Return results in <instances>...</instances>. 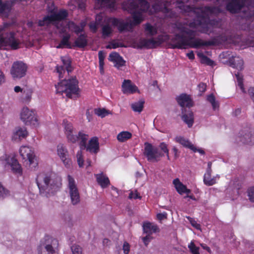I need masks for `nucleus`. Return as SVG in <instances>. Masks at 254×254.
Instances as JSON below:
<instances>
[{
  "label": "nucleus",
  "instance_id": "obj_1",
  "mask_svg": "<svg viewBox=\"0 0 254 254\" xmlns=\"http://www.w3.org/2000/svg\"><path fill=\"white\" fill-rule=\"evenodd\" d=\"M189 0H176L179 3H184ZM184 10H190L191 13L195 14V19L192 22L188 23H178L175 24V31L178 32L175 37L171 39L172 48L186 49L188 47L198 48L209 45L208 42L199 39H194L195 32L199 31L208 34L214 32V29L219 27L220 23L214 20H210L209 16L216 13L218 9L215 7H205L194 8L182 4Z\"/></svg>",
  "mask_w": 254,
  "mask_h": 254
},
{
  "label": "nucleus",
  "instance_id": "obj_2",
  "mask_svg": "<svg viewBox=\"0 0 254 254\" xmlns=\"http://www.w3.org/2000/svg\"><path fill=\"white\" fill-rule=\"evenodd\" d=\"M149 6V3L144 0H128L124 2V8L131 13L132 18H128L126 21L115 18L105 19L102 28L103 38L112 34L114 31L112 26H116L120 32L130 30L134 26L139 24L144 20V13Z\"/></svg>",
  "mask_w": 254,
  "mask_h": 254
},
{
  "label": "nucleus",
  "instance_id": "obj_3",
  "mask_svg": "<svg viewBox=\"0 0 254 254\" xmlns=\"http://www.w3.org/2000/svg\"><path fill=\"white\" fill-rule=\"evenodd\" d=\"M67 16V12L66 10H61L57 11L54 9L50 14L44 17L42 20H39L38 23L39 26L48 25L51 24L54 25L59 29L60 32L65 33L61 43L57 46V48L69 46L68 40L70 35L66 33L67 31L73 32L78 34L83 30L86 25V23L84 21L81 22L79 25L72 21L68 22L64 19Z\"/></svg>",
  "mask_w": 254,
  "mask_h": 254
},
{
  "label": "nucleus",
  "instance_id": "obj_4",
  "mask_svg": "<svg viewBox=\"0 0 254 254\" xmlns=\"http://www.w3.org/2000/svg\"><path fill=\"white\" fill-rule=\"evenodd\" d=\"M37 184L40 193H50L56 191L61 185V179L54 173H41L37 176Z\"/></svg>",
  "mask_w": 254,
  "mask_h": 254
},
{
  "label": "nucleus",
  "instance_id": "obj_5",
  "mask_svg": "<svg viewBox=\"0 0 254 254\" xmlns=\"http://www.w3.org/2000/svg\"><path fill=\"white\" fill-rule=\"evenodd\" d=\"M12 24L5 23L0 26V46H9L12 49L19 48L20 40L12 31Z\"/></svg>",
  "mask_w": 254,
  "mask_h": 254
},
{
  "label": "nucleus",
  "instance_id": "obj_6",
  "mask_svg": "<svg viewBox=\"0 0 254 254\" xmlns=\"http://www.w3.org/2000/svg\"><path fill=\"white\" fill-rule=\"evenodd\" d=\"M57 93L65 95L70 98L76 96L79 93L78 81L75 78H72L68 80H63L56 85Z\"/></svg>",
  "mask_w": 254,
  "mask_h": 254
},
{
  "label": "nucleus",
  "instance_id": "obj_7",
  "mask_svg": "<svg viewBox=\"0 0 254 254\" xmlns=\"http://www.w3.org/2000/svg\"><path fill=\"white\" fill-rule=\"evenodd\" d=\"M0 165L5 169L10 168L15 174L21 175L22 169L14 154H4L0 157Z\"/></svg>",
  "mask_w": 254,
  "mask_h": 254
},
{
  "label": "nucleus",
  "instance_id": "obj_8",
  "mask_svg": "<svg viewBox=\"0 0 254 254\" xmlns=\"http://www.w3.org/2000/svg\"><path fill=\"white\" fill-rule=\"evenodd\" d=\"M63 125L68 140L72 143H75L76 141L79 140L81 148H85L87 136L82 132H79L78 136L75 135L72 124L66 120L63 121Z\"/></svg>",
  "mask_w": 254,
  "mask_h": 254
},
{
  "label": "nucleus",
  "instance_id": "obj_9",
  "mask_svg": "<svg viewBox=\"0 0 254 254\" xmlns=\"http://www.w3.org/2000/svg\"><path fill=\"white\" fill-rule=\"evenodd\" d=\"M20 120L25 126L37 127L39 125V119L35 110L27 107L22 108L19 113Z\"/></svg>",
  "mask_w": 254,
  "mask_h": 254
},
{
  "label": "nucleus",
  "instance_id": "obj_10",
  "mask_svg": "<svg viewBox=\"0 0 254 254\" xmlns=\"http://www.w3.org/2000/svg\"><path fill=\"white\" fill-rule=\"evenodd\" d=\"M170 36L167 34L159 35L157 38L151 37L149 39L142 38L137 43L139 48H153L159 46L164 42H167Z\"/></svg>",
  "mask_w": 254,
  "mask_h": 254
},
{
  "label": "nucleus",
  "instance_id": "obj_11",
  "mask_svg": "<svg viewBox=\"0 0 254 254\" xmlns=\"http://www.w3.org/2000/svg\"><path fill=\"white\" fill-rule=\"evenodd\" d=\"M58 245L56 239L47 237L45 241H41L37 247V254H57Z\"/></svg>",
  "mask_w": 254,
  "mask_h": 254
},
{
  "label": "nucleus",
  "instance_id": "obj_12",
  "mask_svg": "<svg viewBox=\"0 0 254 254\" xmlns=\"http://www.w3.org/2000/svg\"><path fill=\"white\" fill-rule=\"evenodd\" d=\"M19 154L23 159H27L29 165L32 168H35L38 161L33 149L28 146H22L19 148Z\"/></svg>",
  "mask_w": 254,
  "mask_h": 254
},
{
  "label": "nucleus",
  "instance_id": "obj_13",
  "mask_svg": "<svg viewBox=\"0 0 254 254\" xmlns=\"http://www.w3.org/2000/svg\"><path fill=\"white\" fill-rule=\"evenodd\" d=\"M146 157L147 160L152 162L158 161L163 154L158 151L156 147H154L151 144L145 142L144 143V151L143 152Z\"/></svg>",
  "mask_w": 254,
  "mask_h": 254
},
{
  "label": "nucleus",
  "instance_id": "obj_14",
  "mask_svg": "<svg viewBox=\"0 0 254 254\" xmlns=\"http://www.w3.org/2000/svg\"><path fill=\"white\" fill-rule=\"evenodd\" d=\"M27 69V66L25 63L16 61L12 64L10 74L14 79L20 78L25 75Z\"/></svg>",
  "mask_w": 254,
  "mask_h": 254
},
{
  "label": "nucleus",
  "instance_id": "obj_15",
  "mask_svg": "<svg viewBox=\"0 0 254 254\" xmlns=\"http://www.w3.org/2000/svg\"><path fill=\"white\" fill-rule=\"evenodd\" d=\"M68 188L71 203L75 205L79 202L80 196L74 179L70 175L67 176Z\"/></svg>",
  "mask_w": 254,
  "mask_h": 254
},
{
  "label": "nucleus",
  "instance_id": "obj_16",
  "mask_svg": "<svg viewBox=\"0 0 254 254\" xmlns=\"http://www.w3.org/2000/svg\"><path fill=\"white\" fill-rule=\"evenodd\" d=\"M57 154L66 168H68L71 166V160L69 158L68 151L64 144L60 143L57 145Z\"/></svg>",
  "mask_w": 254,
  "mask_h": 254
},
{
  "label": "nucleus",
  "instance_id": "obj_17",
  "mask_svg": "<svg viewBox=\"0 0 254 254\" xmlns=\"http://www.w3.org/2000/svg\"><path fill=\"white\" fill-rule=\"evenodd\" d=\"M14 90L16 93H21L20 98L23 103L28 104L31 101L33 93L31 88L29 87L21 88L19 86H16L14 88Z\"/></svg>",
  "mask_w": 254,
  "mask_h": 254
},
{
  "label": "nucleus",
  "instance_id": "obj_18",
  "mask_svg": "<svg viewBox=\"0 0 254 254\" xmlns=\"http://www.w3.org/2000/svg\"><path fill=\"white\" fill-rule=\"evenodd\" d=\"M211 166L212 163L211 162H208L207 168L203 176V182L205 185L208 186H211L216 184L220 178L219 175H216L213 177H211L212 172Z\"/></svg>",
  "mask_w": 254,
  "mask_h": 254
},
{
  "label": "nucleus",
  "instance_id": "obj_19",
  "mask_svg": "<svg viewBox=\"0 0 254 254\" xmlns=\"http://www.w3.org/2000/svg\"><path fill=\"white\" fill-rule=\"evenodd\" d=\"M248 4L247 0H230L227 5V9L231 13H236Z\"/></svg>",
  "mask_w": 254,
  "mask_h": 254
},
{
  "label": "nucleus",
  "instance_id": "obj_20",
  "mask_svg": "<svg viewBox=\"0 0 254 254\" xmlns=\"http://www.w3.org/2000/svg\"><path fill=\"white\" fill-rule=\"evenodd\" d=\"M28 135V132L25 127H16L13 130L11 139L16 142H19L25 138Z\"/></svg>",
  "mask_w": 254,
  "mask_h": 254
},
{
  "label": "nucleus",
  "instance_id": "obj_21",
  "mask_svg": "<svg viewBox=\"0 0 254 254\" xmlns=\"http://www.w3.org/2000/svg\"><path fill=\"white\" fill-rule=\"evenodd\" d=\"M61 60L63 64V66H57L56 70L57 72L59 73V76L60 78L63 77V74L65 73V70L64 68V67L68 73L71 72L72 70V67L71 65V60L68 57H63L61 58Z\"/></svg>",
  "mask_w": 254,
  "mask_h": 254
},
{
  "label": "nucleus",
  "instance_id": "obj_22",
  "mask_svg": "<svg viewBox=\"0 0 254 254\" xmlns=\"http://www.w3.org/2000/svg\"><path fill=\"white\" fill-rule=\"evenodd\" d=\"M174 140L183 146L189 148L193 152H198L200 154H203L204 151L200 148H197L193 144H192L189 140L186 139L183 136H177L174 138Z\"/></svg>",
  "mask_w": 254,
  "mask_h": 254
},
{
  "label": "nucleus",
  "instance_id": "obj_23",
  "mask_svg": "<svg viewBox=\"0 0 254 254\" xmlns=\"http://www.w3.org/2000/svg\"><path fill=\"white\" fill-rule=\"evenodd\" d=\"M122 90L125 94H131L138 92L137 86L130 80H124L122 85Z\"/></svg>",
  "mask_w": 254,
  "mask_h": 254
},
{
  "label": "nucleus",
  "instance_id": "obj_24",
  "mask_svg": "<svg viewBox=\"0 0 254 254\" xmlns=\"http://www.w3.org/2000/svg\"><path fill=\"white\" fill-rule=\"evenodd\" d=\"M241 140L244 143L250 144L254 142V136L250 128L242 130L240 133Z\"/></svg>",
  "mask_w": 254,
  "mask_h": 254
},
{
  "label": "nucleus",
  "instance_id": "obj_25",
  "mask_svg": "<svg viewBox=\"0 0 254 254\" xmlns=\"http://www.w3.org/2000/svg\"><path fill=\"white\" fill-rule=\"evenodd\" d=\"M173 184L177 190L180 194L186 193L189 194L190 192V190L187 189V187L184 185L180 180L178 178L175 179L173 181Z\"/></svg>",
  "mask_w": 254,
  "mask_h": 254
},
{
  "label": "nucleus",
  "instance_id": "obj_26",
  "mask_svg": "<svg viewBox=\"0 0 254 254\" xmlns=\"http://www.w3.org/2000/svg\"><path fill=\"white\" fill-rule=\"evenodd\" d=\"M109 61L115 63V65L118 68L123 66L125 61L117 53L113 52L111 53L109 57Z\"/></svg>",
  "mask_w": 254,
  "mask_h": 254
},
{
  "label": "nucleus",
  "instance_id": "obj_27",
  "mask_svg": "<svg viewBox=\"0 0 254 254\" xmlns=\"http://www.w3.org/2000/svg\"><path fill=\"white\" fill-rule=\"evenodd\" d=\"M178 103L182 107H191L192 106V102L190 96L187 94H182L177 98Z\"/></svg>",
  "mask_w": 254,
  "mask_h": 254
},
{
  "label": "nucleus",
  "instance_id": "obj_28",
  "mask_svg": "<svg viewBox=\"0 0 254 254\" xmlns=\"http://www.w3.org/2000/svg\"><path fill=\"white\" fill-rule=\"evenodd\" d=\"M144 233L147 235H152L154 233L157 232L159 229L157 226L149 222H145L142 225Z\"/></svg>",
  "mask_w": 254,
  "mask_h": 254
},
{
  "label": "nucleus",
  "instance_id": "obj_29",
  "mask_svg": "<svg viewBox=\"0 0 254 254\" xmlns=\"http://www.w3.org/2000/svg\"><path fill=\"white\" fill-rule=\"evenodd\" d=\"M98 184L102 188H105L110 184L109 178L103 173L95 174Z\"/></svg>",
  "mask_w": 254,
  "mask_h": 254
},
{
  "label": "nucleus",
  "instance_id": "obj_30",
  "mask_svg": "<svg viewBox=\"0 0 254 254\" xmlns=\"http://www.w3.org/2000/svg\"><path fill=\"white\" fill-rule=\"evenodd\" d=\"M99 142L98 138L96 137H94L92 138L86 147V149L87 151L96 153L99 150Z\"/></svg>",
  "mask_w": 254,
  "mask_h": 254
},
{
  "label": "nucleus",
  "instance_id": "obj_31",
  "mask_svg": "<svg viewBox=\"0 0 254 254\" xmlns=\"http://www.w3.org/2000/svg\"><path fill=\"white\" fill-rule=\"evenodd\" d=\"M158 32V26L156 24L154 25L150 23H146L144 25L145 34L148 37H153L156 35Z\"/></svg>",
  "mask_w": 254,
  "mask_h": 254
},
{
  "label": "nucleus",
  "instance_id": "obj_32",
  "mask_svg": "<svg viewBox=\"0 0 254 254\" xmlns=\"http://www.w3.org/2000/svg\"><path fill=\"white\" fill-rule=\"evenodd\" d=\"M230 65L233 68L237 69L238 70H241L243 68V61L239 57H234L230 60Z\"/></svg>",
  "mask_w": 254,
  "mask_h": 254
},
{
  "label": "nucleus",
  "instance_id": "obj_33",
  "mask_svg": "<svg viewBox=\"0 0 254 254\" xmlns=\"http://www.w3.org/2000/svg\"><path fill=\"white\" fill-rule=\"evenodd\" d=\"M100 6H96L97 8L107 7L111 9H114L116 3L115 0H96Z\"/></svg>",
  "mask_w": 254,
  "mask_h": 254
},
{
  "label": "nucleus",
  "instance_id": "obj_34",
  "mask_svg": "<svg viewBox=\"0 0 254 254\" xmlns=\"http://www.w3.org/2000/svg\"><path fill=\"white\" fill-rule=\"evenodd\" d=\"M182 119L184 122L187 124L189 127H190L192 126L193 124V114L191 112H189L186 114H185L182 116Z\"/></svg>",
  "mask_w": 254,
  "mask_h": 254
},
{
  "label": "nucleus",
  "instance_id": "obj_35",
  "mask_svg": "<svg viewBox=\"0 0 254 254\" xmlns=\"http://www.w3.org/2000/svg\"><path fill=\"white\" fill-rule=\"evenodd\" d=\"M132 136V134L127 131H124L120 132L117 135V139L119 142H125L130 139Z\"/></svg>",
  "mask_w": 254,
  "mask_h": 254
},
{
  "label": "nucleus",
  "instance_id": "obj_36",
  "mask_svg": "<svg viewBox=\"0 0 254 254\" xmlns=\"http://www.w3.org/2000/svg\"><path fill=\"white\" fill-rule=\"evenodd\" d=\"M94 113L96 115L101 118H104L109 114H111V112L104 108H97L94 110Z\"/></svg>",
  "mask_w": 254,
  "mask_h": 254
},
{
  "label": "nucleus",
  "instance_id": "obj_37",
  "mask_svg": "<svg viewBox=\"0 0 254 254\" xmlns=\"http://www.w3.org/2000/svg\"><path fill=\"white\" fill-rule=\"evenodd\" d=\"M144 101H139L132 103L131 107L133 111L136 112H141L143 107Z\"/></svg>",
  "mask_w": 254,
  "mask_h": 254
},
{
  "label": "nucleus",
  "instance_id": "obj_38",
  "mask_svg": "<svg viewBox=\"0 0 254 254\" xmlns=\"http://www.w3.org/2000/svg\"><path fill=\"white\" fill-rule=\"evenodd\" d=\"M235 74L237 78L238 86L239 87V88L243 93H245L246 91L245 90L243 84V76L239 71H235Z\"/></svg>",
  "mask_w": 254,
  "mask_h": 254
},
{
  "label": "nucleus",
  "instance_id": "obj_39",
  "mask_svg": "<svg viewBox=\"0 0 254 254\" xmlns=\"http://www.w3.org/2000/svg\"><path fill=\"white\" fill-rule=\"evenodd\" d=\"M75 44L79 47H84L87 45V40L84 35H81L76 40Z\"/></svg>",
  "mask_w": 254,
  "mask_h": 254
},
{
  "label": "nucleus",
  "instance_id": "obj_40",
  "mask_svg": "<svg viewBox=\"0 0 254 254\" xmlns=\"http://www.w3.org/2000/svg\"><path fill=\"white\" fill-rule=\"evenodd\" d=\"M207 100L211 103L213 109L215 110L219 108V103L216 101L214 96L212 94H210L207 96Z\"/></svg>",
  "mask_w": 254,
  "mask_h": 254
},
{
  "label": "nucleus",
  "instance_id": "obj_41",
  "mask_svg": "<svg viewBox=\"0 0 254 254\" xmlns=\"http://www.w3.org/2000/svg\"><path fill=\"white\" fill-rule=\"evenodd\" d=\"M70 3L75 7V3L78 5V8L83 10L85 7L86 0H70Z\"/></svg>",
  "mask_w": 254,
  "mask_h": 254
},
{
  "label": "nucleus",
  "instance_id": "obj_42",
  "mask_svg": "<svg viewBox=\"0 0 254 254\" xmlns=\"http://www.w3.org/2000/svg\"><path fill=\"white\" fill-rule=\"evenodd\" d=\"M188 248H189L190 252L192 254H199V247L196 246L194 242L193 241H191L188 245Z\"/></svg>",
  "mask_w": 254,
  "mask_h": 254
},
{
  "label": "nucleus",
  "instance_id": "obj_43",
  "mask_svg": "<svg viewBox=\"0 0 254 254\" xmlns=\"http://www.w3.org/2000/svg\"><path fill=\"white\" fill-rule=\"evenodd\" d=\"M110 18L106 16L104 13H100L96 15L95 21L100 25H102L103 23L104 24L105 19Z\"/></svg>",
  "mask_w": 254,
  "mask_h": 254
},
{
  "label": "nucleus",
  "instance_id": "obj_44",
  "mask_svg": "<svg viewBox=\"0 0 254 254\" xmlns=\"http://www.w3.org/2000/svg\"><path fill=\"white\" fill-rule=\"evenodd\" d=\"M9 195V191L5 188L0 182V198H3Z\"/></svg>",
  "mask_w": 254,
  "mask_h": 254
},
{
  "label": "nucleus",
  "instance_id": "obj_45",
  "mask_svg": "<svg viewBox=\"0 0 254 254\" xmlns=\"http://www.w3.org/2000/svg\"><path fill=\"white\" fill-rule=\"evenodd\" d=\"M247 193L249 200L251 202H254V186L249 188Z\"/></svg>",
  "mask_w": 254,
  "mask_h": 254
},
{
  "label": "nucleus",
  "instance_id": "obj_46",
  "mask_svg": "<svg viewBox=\"0 0 254 254\" xmlns=\"http://www.w3.org/2000/svg\"><path fill=\"white\" fill-rule=\"evenodd\" d=\"M77 161L79 167H83L84 165V159L83 155L81 150L78 151L76 154Z\"/></svg>",
  "mask_w": 254,
  "mask_h": 254
},
{
  "label": "nucleus",
  "instance_id": "obj_47",
  "mask_svg": "<svg viewBox=\"0 0 254 254\" xmlns=\"http://www.w3.org/2000/svg\"><path fill=\"white\" fill-rule=\"evenodd\" d=\"M159 147L161 150L166 154L167 158L169 160L170 159L169 155V149H168L167 145L164 142H162L159 144Z\"/></svg>",
  "mask_w": 254,
  "mask_h": 254
},
{
  "label": "nucleus",
  "instance_id": "obj_48",
  "mask_svg": "<svg viewBox=\"0 0 254 254\" xmlns=\"http://www.w3.org/2000/svg\"><path fill=\"white\" fill-rule=\"evenodd\" d=\"M122 43L116 41H113L111 42L106 47L107 49H116L118 47H123Z\"/></svg>",
  "mask_w": 254,
  "mask_h": 254
},
{
  "label": "nucleus",
  "instance_id": "obj_49",
  "mask_svg": "<svg viewBox=\"0 0 254 254\" xmlns=\"http://www.w3.org/2000/svg\"><path fill=\"white\" fill-rule=\"evenodd\" d=\"M72 254H83L82 248L78 245H74L71 247Z\"/></svg>",
  "mask_w": 254,
  "mask_h": 254
},
{
  "label": "nucleus",
  "instance_id": "obj_50",
  "mask_svg": "<svg viewBox=\"0 0 254 254\" xmlns=\"http://www.w3.org/2000/svg\"><path fill=\"white\" fill-rule=\"evenodd\" d=\"M99 25H100L98 24L96 21L95 22H91L89 24V28L90 30L94 33L96 32Z\"/></svg>",
  "mask_w": 254,
  "mask_h": 254
},
{
  "label": "nucleus",
  "instance_id": "obj_51",
  "mask_svg": "<svg viewBox=\"0 0 254 254\" xmlns=\"http://www.w3.org/2000/svg\"><path fill=\"white\" fill-rule=\"evenodd\" d=\"M129 198L130 199H136L140 198L139 193L137 192L136 190L134 191H131L129 194Z\"/></svg>",
  "mask_w": 254,
  "mask_h": 254
},
{
  "label": "nucleus",
  "instance_id": "obj_52",
  "mask_svg": "<svg viewBox=\"0 0 254 254\" xmlns=\"http://www.w3.org/2000/svg\"><path fill=\"white\" fill-rule=\"evenodd\" d=\"M151 235H147L145 237L142 238V241L144 244L147 246L148 243L150 242V241L152 239V237L151 236Z\"/></svg>",
  "mask_w": 254,
  "mask_h": 254
},
{
  "label": "nucleus",
  "instance_id": "obj_53",
  "mask_svg": "<svg viewBox=\"0 0 254 254\" xmlns=\"http://www.w3.org/2000/svg\"><path fill=\"white\" fill-rule=\"evenodd\" d=\"M201 61L202 63H205L208 65H211L213 64V62L206 56H202Z\"/></svg>",
  "mask_w": 254,
  "mask_h": 254
},
{
  "label": "nucleus",
  "instance_id": "obj_54",
  "mask_svg": "<svg viewBox=\"0 0 254 254\" xmlns=\"http://www.w3.org/2000/svg\"><path fill=\"white\" fill-rule=\"evenodd\" d=\"M123 249L124 251V253L125 254H128L129 250H130V247H129V244L127 242H125L124 244V245H123Z\"/></svg>",
  "mask_w": 254,
  "mask_h": 254
},
{
  "label": "nucleus",
  "instance_id": "obj_55",
  "mask_svg": "<svg viewBox=\"0 0 254 254\" xmlns=\"http://www.w3.org/2000/svg\"><path fill=\"white\" fill-rule=\"evenodd\" d=\"M167 214L166 212L158 213L157 215V217L159 220H162L167 218Z\"/></svg>",
  "mask_w": 254,
  "mask_h": 254
},
{
  "label": "nucleus",
  "instance_id": "obj_56",
  "mask_svg": "<svg viewBox=\"0 0 254 254\" xmlns=\"http://www.w3.org/2000/svg\"><path fill=\"white\" fill-rule=\"evenodd\" d=\"M206 88V84H205L203 83H200L198 85V88L199 91L202 93L204 92L205 91Z\"/></svg>",
  "mask_w": 254,
  "mask_h": 254
},
{
  "label": "nucleus",
  "instance_id": "obj_57",
  "mask_svg": "<svg viewBox=\"0 0 254 254\" xmlns=\"http://www.w3.org/2000/svg\"><path fill=\"white\" fill-rule=\"evenodd\" d=\"M249 94L254 102V87H251L249 89Z\"/></svg>",
  "mask_w": 254,
  "mask_h": 254
},
{
  "label": "nucleus",
  "instance_id": "obj_58",
  "mask_svg": "<svg viewBox=\"0 0 254 254\" xmlns=\"http://www.w3.org/2000/svg\"><path fill=\"white\" fill-rule=\"evenodd\" d=\"M172 150L174 153L175 158H177L179 156L178 149L176 147L173 146V147L172 148Z\"/></svg>",
  "mask_w": 254,
  "mask_h": 254
},
{
  "label": "nucleus",
  "instance_id": "obj_59",
  "mask_svg": "<svg viewBox=\"0 0 254 254\" xmlns=\"http://www.w3.org/2000/svg\"><path fill=\"white\" fill-rule=\"evenodd\" d=\"M103 245L105 247L109 246L111 244V241L108 239H104L103 240Z\"/></svg>",
  "mask_w": 254,
  "mask_h": 254
},
{
  "label": "nucleus",
  "instance_id": "obj_60",
  "mask_svg": "<svg viewBox=\"0 0 254 254\" xmlns=\"http://www.w3.org/2000/svg\"><path fill=\"white\" fill-rule=\"evenodd\" d=\"M191 224L192 226L195 227L197 229H200V225L197 224L195 221H191Z\"/></svg>",
  "mask_w": 254,
  "mask_h": 254
},
{
  "label": "nucleus",
  "instance_id": "obj_61",
  "mask_svg": "<svg viewBox=\"0 0 254 254\" xmlns=\"http://www.w3.org/2000/svg\"><path fill=\"white\" fill-rule=\"evenodd\" d=\"M187 56L190 60H193L194 58V55L192 51L188 53Z\"/></svg>",
  "mask_w": 254,
  "mask_h": 254
},
{
  "label": "nucleus",
  "instance_id": "obj_62",
  "mask_svg": "<svg viewBox=\"0 0 254 254\" xmlns=\"http://www.w3.org/2000/svg\"><path fill=\"white\" fill-rule=\"evenodd\" d=\"M99 61H102L104 60L105 56L102 51H100L98 53Z\"/></svg>",
  "mask_w": 254,
  "mask_h": 254
},
{
  "label": "nucleus",
  "instance_id": "obj_63",
  "mask_svg": "<svg viewBox=\"0 0 254 254\" xmlns=\"http://www.w3.org/2000/svg\"><path fill=\"white\" fill-rule=\"evenodd\" d=\"M86 115L87 117V119L88 120L89 122H90L92 119V115L90 114L89 110H88L86 111Z\"/></svg>",
  "mask_w": 254,
  "mask_h": 254
},
{
  "label": "nucleus",
  "instance_id": "obj_64",
  "mask_svg": "<svg viewBox=\"0 0 254 254\" xmlns=\"http://www.w3.org/2000/svg\"><path fill=\"white\" fill-rule=\"evenodd\" d=\"M200 245L202 247V249L206 250L208 252H210V249L208 247H207L205 244H200Z\"/></svg>",
  "mask_w": 254,
  "mask_h": 254
}]
</instances>
